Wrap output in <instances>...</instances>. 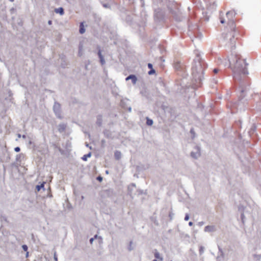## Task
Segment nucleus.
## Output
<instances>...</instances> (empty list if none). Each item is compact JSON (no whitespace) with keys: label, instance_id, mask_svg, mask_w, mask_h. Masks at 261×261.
<instances>
[{"label":"nucleus","instance_id":"f257e3e1","mask_svg":"<svg viewBox=\"0 0 261 261\" xmlns=\"http://www.w3.org/2000/svg\"><path fill=\"white\" fill-rule=\"evenodd\" d=\"M219 64L224 67L230 68L233 73V79L238 86V90L240 94V100L245 97V93L250 85L249 77L247 76L248 72L246 69L247 64L245 60L242 59L239 55L231 54L228 59L222 61L220 59Z\"/></svg>","mask_w":261,"mask_h":261},{"label":"nucleus","instance_id":"f03ea898","mask_svg":"<svg viewBox=\"0 0 261 261\" xmlns=\"http://www.w3.org/2000/svg\"><path fill=\"white\" fill-rule=\"evenodd\" d=\"M206 65L201 60L200 56L197 55L193 60L192 67V74L193 78L197 86H200L202 80L203 79V73Z\"/></svg>","mask_w":261,"mask_h":261},{"label":"nucleus","instance_id":"7ed1b4c3","mask_svg":"<svg viewBox=\"0 0 261 261\" xmlns=\"http://www.w3.org/2000/svg\"><path fill=\"white\" fill-rule=\"evenodd\" d=\"M169 3L168 4V9L170 10L172 17L176 21L181 20V15L179 10L178 4L173 0H168Z\"/></svg>","mask_w":261,"mask_h":261},{"label":"nucleus","instance_id":"20e7f679","mask_svg":"<svg viewBox=\"0 0 261 261\" xmlns=\"http://www.w3.org/2000/svg\"><path fill=\"white\" fill-rule=\"evenodd\" d=\"M236 13L233 11L231 10L226 13V17L228 20V24L230 26V28L233 32L234 31L236 25L233 21V18L235 16Z\"/></svg>","mask_w":261,"mask_h":261},{"label":"nucleus","instance_id":"39448f33","mask_svg":"<svg viewBox=\"0 0 261 261\" xmlns=\"http://www.w3.org/2000/svg\"><path fill=\"white\" fill-rule=\"evenodd\" d=\"M132 83L140 89H144L145 88V83L141 77H137L135 75L132 74Z\"/></svg>","mask_w":261,"mask_h":261},{"label":"nucleus","instance_id":"423d86ee","mask_svg":"<svg viewBox=\"0 0 261 261\" xmlns=\"http://www.w3.org/2000/svg\"><path fill=\"white\" fill-rule=\"evenodd\" d=\"M53 110L57 116L60 119H62L61 105L59 103L55 102L53 106Z\"/></svg>","mask_w":261,"mask_h":261},{"label":"nucleus","instance_id":"0eeeda50","mask_svg":"<svg viewBox=\"0 0 261 261\" xmlns=\"http://www.w3.org/2000/svg\"><path fill=\"white\" fill-rule=\"evenodd\" d=\"M201 155L200 148L198 146H195L194 150L191 152V156L195 159H198Z\"/></svg>","mask_w":261,"mask_h":261},{"label":"nucleus","instance_id":"6e6552de","mask_svg":"<svg viewBox=\"0 0 261 261\" xmlns=\"http://www.w3.org/2000/svg\"><path fill=\"white\" fill-rule=\"evenodd\" d=\"M174 67L177 71H182L184 69V66L179 61H175L174 63Z\"/></svg>","mask_w":261,"mask_h":261},{"label":"nucleus","instance_id":"1a4fd4ad","mask_svg":"<svg viewBox=\"0 0 261 261\" xmlns=\"http://www.w3.org/2000/svg\"><path fill=\"white\" fill-rule=\"evenodd\" d=\"M97 49H98L97 55H98V57H99V58L100 59V63L101 64V65H104L105 64L106 62H105V60L104 59V58H103V56L101 54L100 46L97 45Z\"/></svg>","mask_w":261,"mask_h":261},{"label":"nucleus","instance_id":"9d476101","mask_svg":"<svg viewBox=\"0 0 261 261\" xmlns=\"http://www.w3.org/2000/svg\"><path fill=\"white\" fill-rule=\"evenodd\" d=\"M216 230V228L214 225H207L204 228V231L205 232H214Z\"/></svg>","mask_w":261,"mask_h":261},{"label":"nucleus","instance_id":"9b49d317","mask_svg":"<svg viewBox=\"0 0 261 261\" xmlns=\"http://www.w3.org/2000/svg\"><path fill=\"white\" fill-rule=\"evenodd\" d=\"M67 127L66 124L61 123L58 126V130L60 133H62L65 132Z\"/></svg>","mask_w":261,"mask_h":261},{"label":"nucleus","instance_id":"f8f14e48","mask_svg":"<svg viewBox=\"0 0 261 261\" xmlns=\"http://www.w3.org/2000/svg\"><path fill=\"white\" fill-rule=\"evenodd\" d=\"M102 119L101 115H98L97 116L96 124L99 126H100L102 124Z\"/></svg>","mask_w":261,"mask_h":261},{"label":"nucleus","instance_id":"ddd939ff","mask_svg":"<svg viewBox=\"0 0 261 261\" xmlns=\"http://www.w3.org/2000/svg\"><path fill=\"white\" fill-rule=\"evenodd\" d=\"M103 134L108 138H111L112 137V133L109 130H105L103 131Z\"/></svg>","mask_w":261,"mask_h":261},{"label":"nucleus","instance_id":"4468645a","mask_svg":"<svg viewBox=\"0 0 261 261\" xmlns=\"http://www.w3.org/2000/svg\"><path fill=\"white\" fill-rule=\"evenodd\" d=\"M55 12L56 13H59L61 15H63L64 14V9L62 7H60V8H57V9H56L55 10Z\"/></svg>","mask_w":261,"mask_h":261},{"label":"nucleus","instance_id":"2eb2a0df","mask_svg":"<svg viewBox=\"0 0 261 261\" xmlns=\"http://www.w3.org/2000/svg\"><path fill=\"white\" fill-rule=\"evenodd\" d=\"M114 156L116 160H119L121 156V152L119 151H116L114 153Z\"/></svg>","mask_w":261,"mask_h":261},{"label":"nucleus","instance_id":"dca6fc26","mask_svg":"<svg viewBox=\"0 0 261 261\" xmlns=\"http://www.w3.org/2000/svg\"><path fill=\"white\" fill-rule=\"evenodd\" d=\"M79 32L82 34L84 33L85 32V29H84L83 22L80 23Z\"/></svg>","mask_w":261,"mask_h":261},{"label":"nucleus","instance_id":"f3484780","mask_svg":"<svg viewBox=\"0 0 261 261\" xmlns=\"http://www.w3.org/2000/svg\"><path fill=\"white\" fill-rule=\"evenodd\" d=\"M45 182H43L40 185H37L36 187V189L38 192H39L41 189H43V190L44 191L45 189L44 188Z\"/></svg>","mask_w":261,"mask_h":261},{"label":"nucleus","instance_id":"a211bd4d","mask_svg":"<svg viewBox=\"0 0 261 261\" xmlns=\"http://www.w3.org/2000/svg\"><path fill=\"white\" fill-rule=\"evenodd\" d=\"M154 257H155V258L159 259L160 260H163V258L160 256V253L158 251H156V250L155 251V252L154 253Z\"/></svg>","mask_w":261,"mask_h":261},{"label":"nucleus","instance_id":"6ab92c4d","mask_svg":"<svg viewBox=\"0 0 261 261\" xmlns=\"http://www.w3.org/2000/svg\"><path fill=\"white\" fill-rule=\"evenodd\" d=\"M231 35H232V38H231L230 39V43L232 44V45H234L235 44V40H234V32H232L231 33Z\"/></svg>","mask_w":261,"mask_h":261},{"label":"nucleus","instance_id":"aec40b11","mask_svg":"<svg viewBox=\"0 0 261 261\" xmlns=\"http://www.w3.org/2000/svg\"><path fill=\"white\" fill-rule=\"evenodd\" d=\"M153 124V121L152 119L146 118V124L149 126H151Z\"/></svg>","mask_w":261,"mask_h":261},{"label":"nucleus","instance_id":"412c9836","mask_svg":"<svg viewBox=\"0 0 261 261\" xmlns=\"http://www.w3.org/2000/svg\"><path fill=\"white\" fill-rule=\"evenodd\" d=\"M91 156V152H89V153H88L87 154H85V155H84L82 158V159L84 161H87V158H90Z\"/></svg>","mask_w":261,"mask_h":261},{"label":"nucleus","instance_id":"4be33fe9","mask_svg":"<svg viewBox=\"0 0 261 261\" xmlns=\"http://www.w3.org/2000/svg\"><path fill=\"white\" fill-rule=\"evenodd\" d=\"M254 259L256 260H259L261 258V255L254 254L253 255Z\"/></svg>","mask_w":261,"mask_h":261},{"label":"nucleus","instance_id":"5701e85b","mask_svg":"<svg viewBox=\"0 0 261 261\" xmlns=\"http://www.w3.org/2000/svg\"><path fill=\"white\" fill-rule=\"evenodd\" d=\"M78 55L79 56H82L83 55V46L82 45L79 46Z\"/></svg>","mask_w":261,"mask_h":261},{"label":"nucleus","instance_id":"b1692460","mask_svg":"<svg viewBox=\"0 0 261 261\" xmlns=\"http://www.w3.org/2000/svg\"><path fill=\"white\" fill-rule=\"evenodd\" d=\"M204 250V247L202 246H200L199 247V254L200 255H201L203 252Z\"/></svg>","mask_w":261,"mask_h":261},{"label":"nucleus","instance_id":"393cba45","mask_svg":"<svg viewBox=\"0 0 261 261\" xmlns=\"http://www.w3.org/2000/svg\"><path fill=\"white\" fill-rule=\"evenodd\" d=\"M23 155L22 154H17V156H16V161H20V158L21 157H23Z\"/></svg>","mask_w":261,"mask_h":261},{"label":"nucleus","instance_id":"a878e982","mask_svg":"<svg viewBox=\"0 0 261 261\" xmlns=\"http://www.w3.org/2000/svg\"><path fill=\"white\" fill-rule=\"evenodd\" d=\"M218 250H219V252L220 253L221 256L222 257H223L224 256V253L223 252V250H222V248L220 246H218Z\"/></svg>","mask_w":261,"mask_h":261},{"label":"nucleus","instance_id":"bb28decb","mask_svg":"<svg viewBox=\"0 0 261 261\" xmlns=\"http://www.w3.org/2000/svg\"><path fill=\"white\" fill-rule=\"evenodd\" d=\"M190 133L193 135V137L192 138H194L195 137V132H194V128H191L190 129Z\"/></svg>","mask_w":261,"mask_h":261},{"label":"nucleus","instance_id":"cd10ccee","mask_svg":"<svg viewBox=\"0 0 261 261\" xmlns=\"http://www.w3.org/2000/svg\"><path fill=\"white\" fill-rule=\"evenodd\" d=\"M155 73V70L153 69H151L148 72V74L151 75Z\"/></svg>","mask_w":261,"mask_h":261},{"label":"nucleus","instance_id":"c85d7f7f","mask_svg":"<svg viewBox=\"0 0 261 261\" xmlns=\"http://www.w3.org/2000/svg\"><path fill=\"white\" fill-rule=\"evenodd\" d=\"M22 249L24 251H27L28 250V247L27 245H23L22 246Z\"/></svg>","mask_w":261,"mask_h":261},{"label":"nucleus","instance_id":"c756f323","mask_svg":"<svg viewBox=\"0 0 261 261\" xmlns=\"http://www.w3.org/2000/svg\"><path fill=\"white\" fill-rule=\"evenodd\" d=\"M54 258L55 261H58L57 254V252L56 251H55L54 254Z\"/></svg>","mask_w":261,"mask_h":261},{"label":"nucleus","instance_id":"7c9ffc66","mask_svg":"<svg viewBox=\"0 0 261 261\" xmlns=\"http://www.w3.org/2000/svg\"><path fill=\"white\" fill-rule=\"evenodd\" d=\"M189 219V216L188 214H186L185 217V220L188 221Z\"/></svg>","mask_w":261,"mask_h":261},{"label":"nucleus","instance_id":"2f4dec72","mask_svg":"<svg viewBox=\"0 0 261 261\" xmlns=\"http://www.w3.org/2000/svg\"><path fill=\"white\" fill-rule=\"evenodd\" d=\"M204 222H203V221H201V222H199L198 223V225L199 226H202L203 225H204Z\"/></svg>","mask_w":261,"mask_h":261},{"label":"nucleus","instance_id":"473e14b6","mask_svg":"<svg viewBox=\"0 0 261 261\" xmlns=\"http://www.w3.org/2000/svg\"><path fill=\"white\" fill-rule=\"evenodd\" d=\"M14 150L16 151V152H19L20 150V149L19 147H16L14 148Z\"/></svg>","mask_w":261,"mask_h":261},{"label":"nucleus","instance_id":"72a5a7b5","mask_svg":"<svg viewBox=\"0 0 261 261\" xmlns=\"http://www.w3.org/2000/svg\"><path fill=\"white\" fill-rule=\"evenodd\" d=\"M148 67L149 68V69H153V66H152V65L151 64V63H148Z\"/></svg>","mask_w":261,"mask_h":261},{"label":"nucleus","instance_id":"f704fd0d","mask_svg":"<svg viewBox=\"0 0 261 261\" xmlns=\"http://www.w3.org/2000/svg\"><path fill=\"white\" fill-rule=\"evenodd\" d=\"M219 71V69L218 68H215L214 70H213V72L215 73V74H216L218 73Z\"/></svg>","mask_w":261,"mask_h":261},{"label":"nucleus","instance_id":"c9c22d12","mask_svg":"<svg viewBox=\"0 0 261 261\" xmlns=\"http://www.w3.org/2000/svg\"><path fill=\"white\" fill-rule=\"evenodd\" d=\"M241 219H242V221H243V222H244V218H245L244 214L243 213H242V214H241Z\"/></svg>","mask_w":261,"mask_h":261},{"label":"nucleus","instance_id":"e433bc0d","mask_svg":"<svg viewBox=\"0 0 261 261\" xmlns=\"http://www.w3.org/2000/svg\"><path fill=\"white\" fill-rule=\"evenodd\" d=\"M94 240V238H91V239H90V241H90V244H92V243H93V242Z\"/></svg>","mask_w":261,"mask_h":261},{"label":"nucleus","instance_id":"4c0bfd02","mask_svg":"<svg viewBox=\"0 0 261 261\" xmlns=\"http://www.w3.org/2000/svg\"><path fill=\"white\" fill-rule=\"evenodd\" d=\"M97 180H98L99 181H101L102 179V178L101 176H98V177H97Z\"/></svg>","mask_w":261,"mask_h":261},{"label":"nucleus","instance_id":"58836bf2","mask_svg":"<svg viewBox=\"0 0 261 261\" xmlns=\"http://www.w3.org/2000/svg\"><path fill=\"white\" fill-rule=\"evenodd\" d=\"M130 80V75H128L126 79H125V80L126 81H128Z\"/></svg>","mask_w":261,"mask_h":261},{"label":"nucleus","instance_id":"ea45409f","mask_svg":"<svg viewBox=\"0 0 261 261\" xmlns=\"http://www.w3.org/2000/svg\"><path fill=\"white\" fill-rule=\"evenodd\" d=\"M220 22H221V23H224V22H225V20H224V19L223 18H221V20H220Z\"/></svg>","mask_w":261,"mask_h":261},{"label":"nucleus","instance_id":"a19ab883","mask_svg":"<svg viewBox=\"0 0 261 261\" xmlns=\"http://www.w3.org/2000/svg\"><path fill=\"white\" fill-rule=\"evenodd\" d=\"M103 6L105 8H108L109 7V5L108 4H103Z\"/></svg>","mask_w":261,"mask_h":261},{"label":"nucleus","instance_id":"79ce46f5","mask_svg":"<svg viewBox=\"0 0 261 261\" xmlns=\"http://www.w3.org/2000/svg\"><path fill=\"white\" fill-rule=\"evenodd\" d=\"M86 146L87 147H89V148H90V149H92V148H91V146L90 147V146H89V144H88L87 143H86Z\"/></svg>","mask_w":261,"mask_h":261},{"label":"nucleus","instance_id":"37998d69","mask_svg":"<svg viewBox=\"0 0 261 261\" xmlns=\"http://www.w3.org/2000/svg\"><path fill=\"white\" fill-rule=\"evenodd\" d=\"M141 168L138 167V166H137L136 167V169L138 170V171H140L141 170Z\"/></svg>","mask_w":261,"mask_h":261},{"label":"nucleus","instance_id":"c03bdc74","mask_svg":"<svg viewBox=\"0 0 261 261\" xmlns=\"http://www.w3.org/2000/svg\"><path fill=\"white\" fill-rule=\"evenodd\" d=\"M193 222H190L189 223V226H192V225H193Z\"/></svg>","mask_w":261,"mask_h":261},{"label":"nucleus","instance_id":"a18cd8bd","mask_svg":"<svg viewBox=\"0 0 261 261\" xmlns=\"http://www.w3.org/2000/svg\"><path fill=\"white\" fill-rule=\"evenodd\" d=\"M51 23H52V21L51 20H49L48 21V24L50 25V24H51Z\"/></svg>","mask_w":261,"mask_h":261},{"label":"nucleus","instance_id":"49530a36","mask_svg":"<svg viewBox=\"0 0 261 261\" xmlns=\"http://www.w3.org/2000/svg\"><path fill=\"white\" fill-rule=\"evenodd\" d=\"M105 143V140H103L101 141V145L102 146L104 145Z\"/></svg>","mask_w":261,"mask_h":261},{"label":"nucleus","instance_id":"de8ad7c7","mask_svg":"<svg viewBox=\"0 0 261 261\" xmlns=\"http://www.w3.org/2000/svg\"><path fill=\"white\" fill-rule=\"evenodd\" d=\"M128 249L129 250H130V242H129V246L128 247Z\"/></svg>","mask_w":261,"mask_h":261},{"label":"nucleus","instance_id":"09e8293b","mask_svg":"<svg viewBox=\"0 0 261 261\" xmlns=\"http://www.w3.org/2000/svg\"><path fill=\"white\" fill-rule=\"evenodd\" d=\"M98 238V236H97V234H95V235L94 236V238H94V239H96V238Z\"/></svg>","mask_w":261,"mask_h":261},{"label":"nucleus","instance_id":"8fccbe9b","mask_svg":"<svg viewBox=\"0 0 261 261\" xmlns=\"http://www.w3.org/2000/svg\"><path fill=\"white\" fill-rule=\"evenodd\" d=\"M22 137L23 139H25L26 138V136L25 135H22Z\"/></svg>","mask_w":261,"mask_h":261},{"label":"nucleus","instance_id":"3c124183","mask_svg":"<svg viewBox=\"0 0 261 261\" xmlns=\"http://www.w3.org/2000/svg\"><path fill=\"white\" fill-rule=\"evenodd\" d=\"M17 136H18V138H20V137H21V135H20V134H18L17 135Z\"/></svg>","mask_w":261,"mask_h":261},{"label":"nucleus","instance_id":"603ef678","mask_svg":"<svg viewBox=\"0 0 261 261\" xmlns=\"http://www.w3.org/2000/svg\"><path fill=\"white\" fill-rule=\"evenodd\" d=\"M29 255V252H27V253H26V257H28Z\"/></svg>","mask_w":261,"mask_h":261},{"label":"nucleus","instance_id":"864d4df0","mask_svg":"<svg viewBox=\"0 0 261 261\" xmlns=\"http://www.w3.org/2000/svg\"><path fill=\"white\" fill-rule=\"evenodd\" d=\"M131 186H132L135 187V185L134 184H132V183Z\"/></svg>","mask_w":261,"mask_h":261},{"label":"nucleus","instance_id":"5fc2aeb1","mask_svg":"<svg viewBox=\"0 0 261 261\" xmlns=\"http://www.w3.org/2000/svg\"><path fill=\"white\" fill-rule=\"evenodd\" d=\"M127 109L129 111H130V107L128 108Z\"/></svg>","mask_w":261,"mask_h":261},{"label":"nucleus","instance_id":"6e6d98bb","mask_svg":"<svg viewBox=\"0 0 261 261\" xmlns=\"http://www.w3.org/2000/svg\"><path fill=\"white\" fill-rule=\"evenodd\" d=\"M134 176H136L137 177H138L136 174H134Z\"/></svg>","mask_w":261,"mask_h":261},{"label":"nucleus","instance_id":"4d7b16f0","mask_svg":"<svg viewBox=\"0 0 261 261\" xmlns=\"http://www.w3.org/2000/svg\"><path fill=\"white\" fill-rule=\"evenodd\" d=\"M10 2H13L14 1V0H9Z\"/></svg>","mask_w":261,"mask_h":261},{"label":"nucleus","instance_id":"13d9d810","mask_svg":"<svg viewBox=\"0 0 261 261\" xmlns=\"http://www.w3.org/2000/svg\"><path fill=\"white\" fill-rule=\"evenodd\" d=\"M152 261H160V260H157L156 259H153Z\"/></svg>","mask_w":261,"mask_h":261},{"label":"nucleus","instance_id":"bf43d9fd","mask_svg":"<svg viewBox=\"0 0 261 261\" xmlns=\"http://www.w3.org/2000/svg\"><path fill=\"white\" fill-rule=\"evenodd\" d=\"M143 192L142 191H140V193L139 194H142Z\"/></svg>","mask_w":261,"mask_h":261},{"label":"nucleus","instance_id":"052dcab7","mask_svg":"<svg viewBox=\"0 0 261 261\" xmlns=\"http://www.w3.org/2000/svg\"><path fill=\"white\" fill-rule=\"evenodd\" d=\"M171 216H172L171 214H169V217H171Z\"/></svg>","mask_w":261,"mask_h":261},{"label":"nucleus","instance_id":"680f3d73","mask_svg":"<svg viewBox=\"0 0 261 261\" xmlns=\"http://www.w3.org/2000/svg\"><path fill=\"white\" fill-rule=\"evenodd\" d=\"M106 172L107 174H108V171H106Z\"/></svg>","mask_w":261,"mask_h":261}]
</instances>
